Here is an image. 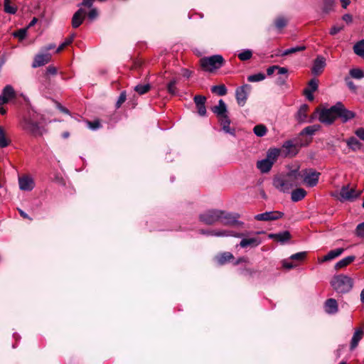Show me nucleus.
Instances as JSON below:
<instances>
[{
  "label": "nucleus",
  "instance_id": "40",
  "mask_svg": "<svg viewBox=\"0 0 364 364\" xmlns=\"http://www.w3.org/2000/svg\"><path fill=\"white\" fill-rule=\"evenodd\" d=\"M151 89L149 84L146 85H137L134 87V90L139 95H144L148 92Z\"/></svg>",
  "mask_w": 364,
  "mask_h": 364
},
{
  "label": "nucleus",
  "instance_id": "47",
  "mask_svg": "<svg viewBox=\"0 0 364 364\" xmlns=\"http://www.w3.org/2000/svg\"><path fill=\"white\" fill-rule=\"evenodd\" d=\"M347 144L348 146L353 149H359L360 148V142L358 141L357 139H355V137H350L348 141H347Z\"/></svg>",
  "mask_w": 364,
  "mask_h": 364
},
{
  "label": "nucleus",
  "instance_id": "44",
  "mask_svg": "<svg viewBox=\"0 0 364 364\" xmlns=\"http://www.w3.org/2000/svg\"><path fill=\"white\" fill-rule=\"evenodd\" d=\"M264 79H265L264 74L261 73L250 75L247 77V80L249 82H252L262 81Z\"/></svg>",
  "mask_w": 364,
  "mask_h": 364
},
{
  "label": "nucleus",
  "instance_id": "53",
  "mask_svg": "<svg viewBox=\"0 0 364 364\" xmlns=\"http://www.w3.org/2000/svg\"><path fill=\"white\" fill-rule=\"evenodd\" d=\"M355 234L360 237H364V223L358 225L355 230Z\"/></svg>",
  "mask_w": 364,
  "mask_h": 364
},
{
  "label": "nucleus",
  "instance_id": "20",
  "mask_svg": "<svg viewBox=\"0 0 364 364\" xmlns=\"http://www.w3.org/2000/svg\"><path fill=\"white\" fill-rule=\"evenodd\" d=\"M262 243V240L259 237H248V238H242V240L240 242L239 245L242 248H247V247H256L259 246Z\"/></svg>",
  "mask_w": 364,
  "mask_h": 364
},
{
  "label": "nucleus",
  "instance_id": "59",
  "mask_svg": "<svg viewBox=\"0 0 364 364\" xmlns=\"http://www.w3.org/2000/svg\"><path fill=\"white\" fill-rule=\"evenodd\" d=\"M313 92L314 91L310 90V89H306V88L304 90V93L305 96L310 101H312L314 100V95L312 94Z\"/></svg>",
  "mask_w": 364,
  "mask_h": 364
},
{
  "label": "nucleus",
  "instance_id": "52",
  "mask_svg": "<svg viewBox=\"0 0 364 364\" xmlns=\"http://www.w3.org/2000/svg\"><path fill=\"white\" fill-rule=\"evenodd\" d=\"M127 99V95L126 92L123 91L120 93V95L117 100V102L116 103V107L117 108L120 107V106L126 101Z\"/></svg>",
  "mask_w": 364,
  "mask_h": 364
},
{
  "label": "nucleus",
  "instance_id": "28",
  "mask_svg": "<svg viewBox=\"0 0 364 364\" xmlns=\"http://www.w3.org/2000/svg\"><path fill=\"white\" fill-rule=\"evenodd\" d=\"M273 164H271V162H269L268 160H266L265 159L258 161L257 163V168L262 172V173H267L269 172Z\"/></svg>",
  "mask_w": 364,
  "mask_h": 364
},
{
  "label": "nucleus",
  "instance_id": "56",
  "mask_svg": "<svg viewBox=\"0 0 364 364\" xmlns=\"http://www.w3.org/2000/svg\"><path fill=\"white\" fill-rule=\"evenodd\" d=\"M282 266L284 268H286V269H291L297 266L296 264H294L293 262H289L288 259H284L282 261Z\"/></svg>",
  "mask_w": 364,
  "mask_h": 364
},
{
  "label": "nucleus",
  "instance_id": "35",
  "mask_svg": "<svg viewBox=\"0 0 364 364\" xmlns=\"http://www.w3.org/2000/svg\"><path fill=\"white\" fill-rule=\"evenodd\" d=\"M211 91L219 96H224L227 94V88L225 85H215L211 87Z\"/></svg>",
  "mask_w": 364,
  "mask_h": 364
},
{
  "label": "nucleus",
  "instance_id": "58",
  "mask_svg": "<svg viewBox=\"0 0 364 364\" xmlns=\"http://www.w3.org/2000/svg\"><path fill=\"white\" fill-rule=\"evenodd\" d=\"M343 26H333L330 30V34L336 35V33H339L341 30H343Z\"/></svg>",
  "mask_w": 364,
  "mask_h": 364
},
{
  "label": "nucleus",
  "instance_id": "1",
  "mask_svg": "<svg viewBox=\"0 0 364 364\" xmlns=\"http://www.w3.org/2000/svg\"><path fill=\"white\" fill-rule=\"evenodd\" d=\"M332 288L338 294H346L353 287V279L343 274L335 275L330 282Z\"/></svg>",
  "mask_w": 364,
  "mask_h": 364
},
{
  "label": "nucleus",
  "instance_id": "21",
  "mask_svg": "<svg viewBox=\"0 0 364 364\" xmlns=\"http://www.w3.org/2000/svg\"><path fill=\"white\" fill-rule=\"evenodd\" d=\"M85 11L80 8L79 9L73 16L72 18V26L74 28L79 27L83 22L85 18Z\"/></svg>",
  "mask_w": 364,
  "mask_h": 364
},
{
  "label": "nucleus",
  "instance_id": "30",
  "mask_svg": "<svg viewBox=\"0 0 364 364\" xmlns=\"http://www.w3.org/2000/svg\"><path fill=\"white\" fill-rule=\"evenodd\" d=\"M280 154V150L278 149H270L268 150L267 153L266 160H268L269 162L274 164L277 161L279 155Z\"/></svg>",
  "mask_w": 364,
  "mask_h": 364
},
{
  "label": "nucleus",
  "instance_id": "24",
  "mask_svg": "<svg viewBox=\"0 0 364 364\" xmlns=\"http://www.w3.org/2000/svg\"><path fill=\"white\" fill-rule=\"evenodd\" d=\"M344 252L343 248H338L329 251L326 255L321 258H318V261L319 263H323L326 262L331 261L338 257H339Z\"/></svg>",
  "mask_w": 364,
  "mask_h": 364
},
{
  "label": "nucleus",
  "instance_id": "45",
  "mask_svg": "<svg viewBox=\"0 0 364 364\" xmlns=\"http://www.w3.org/2000/svg\"><path fill=\"white\" fill-rule=\"evenodd\" d=\"M252 56V53L250 50H245L238 54L239 59L242 61L250 59Z\"/></svg>",
  "mask_w": 364,
  "mask_h": 364
},
{
  "label": "nucleus",
  "instance_id": "61",
  "mask_svg": "<svg viewBox=\"0 0 364 364\" xmlns=\"http://www.w3.org/2000/svg\"><path fill=\"white\" fill-rule=\"evenodd\" d=\"M277 70H278V74L282 76H287L288 70L284 67H279L277 65Z\"/></svg>",
  "mask_w": 364,
  "mask_h": 364
},
{
  "label": "nucleus",
  "instance_id": "4",
  "mask_svg": "<svg viewBox=\"0 0 364 364\" xmlns=\"http://www.w3.org/2000/svg\"><path fill=\"white\" fill-rule=\"evenodd\" d=\"M301 183L309 187H314L317 185L321 173L314 169H304L300 171Z\"/></svg>",
  "mask_w": 364,
  "mask_h": 364
},
{
  "label": "nucleus",
  "instance_id": "26",
  "mask_svg": "<svg viewBox=\"0 0 364 364\" xmlns=\"http://www.w3.org/2000/svg\"><path fill=\"white\" fill-rule=\"evenodd\" d=\"M217 263L223 265L234 259V256L231 252H224L216 257Z\"/></svg>",
  "mask_w": 364,
  "mask_h": 364
},
{
  "label": "nucleus",
  "instance_id": "32",
  "mask_svg": "<svg viewBox=\"0 0 364 364\" xmlns=\"http://www.w3.org/2000/svg\"><path fill=\"white\" fill-rule=\"evenodd\" d=\"M309 107L306 105H303L300 107L297 113V119L299 122H304L307 117V111Z\"/></svg>",
  "mask_w": 364,
  "mask_h": 364
},
{
  "label": "nucleus",
  "instance_id": "13",
  "mask_svg": "<svg viewBox=\"0 0 364 364\" xmlns=\"http://www.w3.org/2000/svg\"><path fill=\"white\" fill-rule=\"evenodd\" d=\"M203 234H207L216 237H242L245 234L235 232L234 231L225 230H213L208 232H202Z\"/></svg>",
  "mask_w": 364,
  "mask_h": 364
},
{
  "label": "nucleus",
  "instance_id": "43",
  "mask_svg": "<svg viewBox=\"0 0 364 364\" xmlns=\"http://www.w3.org/2000/svg\"><path fill=\"white\" fill-rule=\"evenodd\" d=\"M9 145V141L6 139L4 129L0 126V147L4 148Z\"/></svg>",
  "mask_w": 364,
  "mask_h": 364
},
{
  "label": "nucleus",
  "instance_id": "60",
  "mask_svg": "<svg viewBox=\"0 0 364 364\" xmlns=\"http://www.w3.org/2000/svg\"><path fill=\"white\" fill-rule=\"evenodd\" d=\"M57 73V68L53 65H49L46 69L47 75H55Z\"/></svg>",
  "mask_w": 364,
  "mask_h": 364
},
{
  "label": "nucleus",
  "instance_id": "17",
  "mask_svg": "<svg viewBox=\"0 0 364 364\" xmlns=\"http://www.w3.org/2000/svg\"><path fill=\"white\" fill-rule=\"evenodd\" d=\"M340 196L342 200H352L357 198L360 196V193L356 192L355 188H350L349 186H347L341 188Z\"/></svg>",
  "mask_w": 364,
  "mask_h": 364
},
{
  "label": "nucleus",
  "instance_id": "6",
  "mask_svg": "<svg viewBox=\"0 0 364 364\" xmlns=\"http://www.w3.org/2000/svg\"><path fill=\"white\" fill-rule=\"evenodd\" d=\"M22 129L33 135H41L40 126L38 122L31 119L25 118L21 122Z\"/></svg>",
  "mask_w": 364,
  "mask_h": 364
},
{
  "label": "nucleus",
  "instance_id": "7",
  "mask_svg": "<svg viewBox=\"0 0 364 364\" xmlns=\"http://www.w3.org/2000/svg\"><path fill=\"white\" fill-rule=\"evenodd\" d=\"M238 218L239 215L237 214H232L223 211V214L221 218L220 219V222H221L223 225H225L242 226L244 223L241 221H239L237 220Z\"/></svg>",
  "mask_w": 364,
  "mask_h": 364
},
{
  "label": "nucleus",
  "instance_id": "5",
  "mask_svg": "<svg viewBox=\"0 0 364 364\" xmlns=\"http://www.w3.org/2000/svg\"><path fill=\"white\" fill-rule=\"evenodd\" d=\"M223 210H210L200 215V220L206 225H213L220 221Z\"/></svg>",
  "mask_w": 364,
  "mask_h": 364
},
{
  "label": "nucleus",
  "instance_id": "14",
  "mask_svg": "<svg viewBox=\"0 0 364 364\" xmlns=\"http://www.w3.org/2000/svg\"><path fill=\"white\" fill-rule=\"evenodd\" d=\"M211 109L216 114L219 120L228 117L227 106L223 100H220L218 105L213 107Z\"/></svg>",
  "mask_w": 364,
  "mask_h": 364
},
{
  "label": "nucleus",
  "instance_id": "62",
  "mask_svg": "<svg viewBox=\"0 0 364 364\" xmlns=\"http://www.w3.org/2000/svg\"><path fill=\"white\" fill-rule=\"evenodd\" d=\"M355 134L360 139L364 141V128H359L355 131Z\"/></svg>",
  "mask_w": 364,
  "mask_h": 364
},
{
  "label": "nucleus",
  "instance_id": "3",
  "mask_svg": "<svg viewBox=\"0 0 364 364\" xmlns=\"http://www.w3.org/2000/svg\"><path fill=\"white\" fill-rule=\"evenodd\" d=\"M337 108L336 104L329 109H323L317 110L318 118L320 122L325 124H331L337 118Z\"/></svg>",
  "mask_w": 364,
  "mask_h": 364
},
{
  "label": "nucleus",
  "instance_id": "12",
  "mask_svg": "<svg viewBox=\"0 0 364 364\" xmlns=\"http://www.w3.org/2000/svg\"><path fill=\"white\" fill-rule=\"evenodd\" d=\"M273 185L277 190L284 193L289 192L292 188L284 176L275 177L273 181Z\"/></svg>",
  "mask_w": 364,
  "mask_h": 364
},
{
  "label": "nucleus",
  "instance_id": "16",
  "mask_svg": "<svg viewBox=\"0 0 364 364\" xmlns=\"http://www.w3.org/2000/svg\"><path fill=\"white\" fill-rule=\"evenodd\" d=\"M300 175V171L296 169L289 171L284 176L287 181H288V183L291 184V187L293 188L294 186H298L301 185V179Z\"/></svg>",
  "mask_w": 364,
  "mask_h": 364
},
{
  "label": "nucleus",
  "instance_id": "33",
  "mask_svg": "<svg viewBox=\"0 0 364 364\" xmlns=\"http://www.w3.org/2000/svg\"><path fill=\"white\" fill-rule=\"evenodd\" d=\"M221 126L223 127V129L226 133H228L230 134L234 135L235 134V129H231L230 127V120L229 119V117L223 119L219 120Z\"/></svg>",
  "mask_w": 364,
  "mask_h": 364
},
{
  "label": "nucleus",
  "instance_id": "8",
  "mask_svg": "<svg viewBox=\"0 0 364 364\" xmlns=\"http://www.w3.org/2000/svg\"><path fill=\"white\" fill-rule=\"evenodd\" d=\"M250 90V86L249 85H244L236 89L235 97L237 102L240 106L243 107L246 103Z\"/></svg>",
  "mask_w": 364,
  "mask_h": 364
},
{
  "label": "nucleus",
  "instance_id": "50",
  "mask_svg": "<svg viewBox=\"0 0 364 364\" xmlns=\"http://www.w3.org/2000/svg\"><path fill=\"white\" fill-rule=\"evenodd\" d=\"M306 253L305 252H301L292 255L289 259L292 260L301 261L306 257Z\"/></svg>",
  "mask_w": 364,
  "mask_h": 364
},
{
  "label": "nucleus",
  "instance_id": "19",
  "mask_svg": "<svg viewBox=\"0 0 364 364\" xmlns=\"http://www.w3.org/2000/svg\"><path fill=\"white\" fill-rule=\"evenodd\" d=\"M51 55L49 53H41L35 56L32 67L38 68L43 66L50 62Z\"/></svg>",
  "mask_w": 364,
  "mask_h": 364
},
{
  "label": "nucleus",
  "instance_id": "10",
  "mask_svg": "<svg viewBox=\"0 0 364 364\" xmlns=\"http://www.w3.org/2000/svg\"><path fill=\"white\" fill-rule=\"evenodd\" d=\"M284 213L279 211H269L255 215V219L258 221H272L282 218Z\"/></svg>",
  "mask_w": 364,
  "mask_h": 364
},
{
  "label": "nucleus",
  "instance_id": "31",
  "mask_svg": "<svg viewBox=\"0 0 364 364\" xmlns=\"http://www.w3.org/2000/svg\"><path fill=\"white\" fill-rule=\"evenodd\" d=\"M355 256H348V257L341 259L337 263H336L334 267L336 269H339L343 268V267H346L347 265H348L349 264H350L351 262H353L355 260Z\"/></svg>",
  "mask_w": 364,
  "mask_h": 364
},
{
  "label": "nucleus",
  "instance_id": "57",
  "mask_svg": "<svg viewBox=\"0 0 364 364\" xmlns=\"http://www.w3.org/2000/svg\"><path fill=\"white\" fill-rule=\"evenodd\" d=\"M97 16H98V11H97V9H95V8L92 9L88 13V18L90 20H94L95 18H96L97 17Z\"/></svg>",
  "mask_w": 364,
  "mask_h": 364
},
{
  "label": "nucleus",
  "instance_id": "54",
  "mask_svg": "<svg viewBox=\"0 0 364 364\" xmlns=\"http://www.w3.org/2000/svg\"><path fill=\"white\" fill-rule=\"evenodd\" d=\"M256 273V270H255L254 269H251V268H244L241 270V274L245 275V276H253L254 274Z\"/></svg>",
  "mask_w": 364,
  "mask_h": 364
},
{
  "label": "nucleus",
  "instance_id": "55",
  "mask_svg": "<svg viewBox=\"0 0 364 364\" xmlns=\"http://www.w3.org/2000/svg\"><path fill=\"white\" fill-rule=\"evenodd\" d=\"M318 88V80L316 79H311L309 82V87L306 89H310V90L316 91Z\"/></svg>",
  "mask_w": 364,
  "mask_h": 364
},
{
  "label": "nucleus",
  "instance_id": "37",
  "mask_svg": "<svg viewBox=\"0 0 364 364\" xmlns=\"http://www.w3.org/2000/svg\"><path fill=\"white\" fill-rule=\"evenodd\" d=\"M353 50L356 55L360 57L364 55V39L354 45Z\"/></svg>",
  "mask_w": 364,
  "mask_h": 364
},
{
  "label": "nucleus",
  "instance_id": "23",
  "mask_svg": "<svg viewBox=\"0 0 364 364\" xmlns=\"http://www.w3.org/2000/svg\"><path fill=\"white\" fill-rule=\"evenodd\" d=\"M269 237L283 244L288 242L291 239V235L289 231L286 230L278 233H271L269 235Z\"/></svg>",
  "mask_w": 364,
  "mask_h": 364
},
{
  "label": "nucleus",
  "instance_id": "36",
  "mask_svg": "<svg viewBox=\"0 0 364 364\" xmlns=\"http://www.w3.org/2000/svg\"><path fill=\"white\" fill-rule=\"evenodd\" d=\"M306 49V46H298L296 47H293L289 49H287L283 51V53L281 54L282 56L289 55L291 54H293L296 52L303 51Z\"/></svg>",
  "mask_w": 364,
  "mask_h": 364
},
{
  "label": "nucleus",
  "instance_id": "64",
  "mask_svg": "<svg viewBox=\"0 0 364 364\" xmlns=\"http://www.w3.org/2000/svg\"><path fill=\"white\" fill-rule=\"evenodd\" d=\"M288 76H281L277 80V84L279 85H283L286 82Z\"/></svg>",
  "mask_w": 364,
  "mask_h": 364
},
{
  "label": "nucleus",
  "instance_id": "49",
  "mask_svg": "<svg viewBox=\"0 0 364 364\" xmlns=\"http://www.w3.org/2000/svg\"><path fill=\"white\" fill-rule=\"evenodd\" d=\"M87 127L92 130H96L101 127V123L99 119L94 120L92 122L87 121Z\"/></svg>",
  "mask_w": 364,
  "mask_h": 364
},
{
  "label": "nucleus",
  "instance_id": "38",
  "mask_svg": "<svg viewBox=\"0 0 364 364\" xmlns=\"http://www.w3.org/2000/svg\"><path fill=\"white\" fill-rule=\"evenodd\" d=\"M253 132L255 135L261 137V136H264L267 134V129L263 124H258L254 127Z\"/></svg>",
  "mask_w": 364,
  "mask_h": 364
},
{
  "label": "nucleus",
  "instance_id": "39",
  "mask_svg": "<svg viewBox=\"0 0 364 364\" xmlns=\"http://www.w3.org/2000/svg\"><path fill=\"white\" fill-rule=\"evenodd\" d=\"M351 77L357 80L364 77V71L360 68H353L349 72Z\"/></svg>",
  "mask_w": 364,
  "mask_h": 364
},
{
  "label": "nucleus",
  "instance_id": "34",
  "mask_svg": "<svg viewBox=\"0 0 364 364\" xmlns=\"http://www.w3.org/2000/svg\"><path fill=\"white\" fill-rule=\"evenodd\" d=\"M321 129L319 124H314L305 127L301 132V135H314L316 132Z\"/></svg>",
  "mask_w": 364,
  "mask_h": 364
},
{
  "label": "nucleus",
  "instance_id": "22",
  "mask_svg": "<svg viewBox=\"0 0 364 364\" xmlns=\"http://www.w3.org/2000/svg\"><path fill=\"white\" fill-rule=\"evenodd\" d=\"M326 66V59L323 56H318L314 60L311 72L314 75L321 74Z\"/></svg>",
  "mask_w": 364,
  "mask_h": 364
},
{
  "label": "nucleus",
  "instance_id": "46",
  "mask_svg": "<svg viewBox=\"0 0 364 364\" xmlns=\"http://www.w3.org/2000/svg\"><path fill=\"white\" fill-rule=\"evenodd\" d=\"M274 23L278 29H282L287 26V20L284 17L280 16L275 20Z\"/></svg>",
  "mask_w": 364,
  "mask_h": 364
},
{
  "label": "nucleus",
  "instance_id": "27",
  "mask_svg": "<svg viewBox=\"0 0 364 364\" xmlns=\"http://www.w3.org/2000/svg\"><path fill=\"white\" fill-rule=\"evenodd\" d=\"M363 335V331L361 328H357L355 329L353 336L352 337L351 341H350V349L353 350L355 348L359 341L362 339Z\"/></svg>",
  "mask_w": 364,
  "mask_h": 364
},
{
  "label": "nucleus",
  "instance_id": "25",
  "mask_svg": "<svg viewBox=\"0 0 364 364\" xmlns=\"http://www.w3.org/2000/svg\"><path fill=\"white\" fill-rule=\"evenodd\" d=\"M324 309L328 314H335L338 311V305L335 299H328L324 303Z\"/></svg>",
  "mask_w": 364,
  "mask_h": 364
},
{
  "label": "nucleus",
  "instance_id": "18",
  "mask_svg": "<svg viewBox=\"0 0 364 364\" xmlns=\"http://www.w3.org/2000/svg\"><path fill=\"white\" fill-rule=\"evenodd\" d=\"M193 101L198 109V114L202 117L205 116L206 114V97L203 95H196L193 98Z\"/></svg>",
  "mask_w": 364,
  "mask_h": 364
},
{
  "label": "nucleus",
  "instance_id": "11",
  "mask_svg": "<svg viewBox=\"0 0 364 364\" xmlns=\"http://www.w3.org/2000/svg\"><path fill=\"white\" fill-rule=\"evenodd\" d=\"M16 94L13 87L10 85H6L0 95V106L16 98Z\"/></svg>",
  "mask_w": 364,
  "mask_h": 364
},
{
  "label": "nucleus",
  "instance_id": "2",
  "mask_svg": "<svg viewBox=\"0 0 364 364\" xmlns=\"http://www.w3.org/2000/svg\"><path fill=\"white\" fill-rule=\"evenodd\" d=\"M224 63V59L220 55H214L210 57L202 58L200 60L201 68L206 72H213L219 69Z\"/></svg>",
  "mask_w": 364,
  "mask_h": 364
},
{
  "label": "nucleus",
  "instance_id": "29",
  "mask_svg": "<svg viewBox=\"0 0 364 364\" xmlns=\"http://www.w3.org/2000/svg\"><path fill=\"white\" fill-rule=\"evenodd\" d=\"M306 195V191L303 188H296L291 192V200L297 202L302 200Z\"/></svg>",
  "mask_w": 364,
  "mask_h": 364
},
{
  "label": "nucleus",
  "instance_id": "63",
  "mask_svg": "<svg viewBox=\"0 0 364 364\" xmlns=\"http://www.w3.org/2000/svg\"><path fill=\"white\" fill-rule=\"evenodd\" d=\"M346 84L348 85V87L353 91H355L356 90V86L355 85V84L349 80V78H346Z\"/></svg>",
  "mask_w": 364,
  "mask_h": 364
},
{
  "label": "nucleus",
  "instance_id": "15",
  "mask_svg": "<svg viewBox=\"0 0 364 364\" xmlns=\"http://www.w3.org/2000/svg\"><path fill=\"white\" fill-rule=\"evenodd\" d=\"M18 185L21 190L31 191L35 187V182L31 176H23L18 178Z\"/></svg>",
  "mask_w": 364,
  "mask_h": 364
},
{
  "label": "nucleus",
  "instance_id": "42",
  "mask_svg": "<svg viewBox=\"0 0 364 364\" xmlns=\"http://www.w3.org/2000/svg\"><path fill=\"white\" fill-rule=\"evenodd\" d=\"M335 5V0H323V10L325 13H328L333 10Z\"/></svg>",
  "mask_w": 364,
  "mask_h": 364
},
{
  "label": "nucleus",
  "instance_id": "51",
  "mask_svg": "<svg viewBox=\"0 0 364 364\" xmlns=\"http://www.w3.org/2000/svg\"><path fill=\"white\" fill-rule=\"evenodd\" d=\"M26 28H21L14 33V36L18 38L20 40H23L26 36Z\"/></svg>",
  "mask_w": 364,
  "mask_h": 364
},
{
  "label": "nucleus",
  "instance_id": "41",
  "mask_svg": "<svg viewBox=\"0 0 364 364\" xmlns=\"http://www.w3.org/2000/svg\"><path fill=\"white\" fill-rule=\"evenodd\" d=\"M176 80L173 79L171 80L167 85V90L168 93L172 95H176L177 94V88H176Z\"/></svg>",
  "mask_w": 364,
  "mask_h": 364
},
{
  "label": "nucleus",
  "instance_id": "48",
  "mask_svg": "<svg viewBox=\"0 0 364 364\" xmlns=\"http://www.w3.org/2000/svg\"><path fill=\"white\" fill-rule=\"evenodd\" d=\"M17 11L16 6L10 5V1H4V11L7 14H14Z\"/></svg>",
  "mask_w": 364,
  "mask_h": 364
},
{
  "label": "nucleus",
  "instance_id": "9",
  "mask_svg": "<svg viewBox=\"0 0 364 364\" xmlns=\"http://www.w3.org/2000/svg\"><path fill=\"white\" fill-rule=\"evenodd\" d=\"M337 108V117L341 118L343 122L353 119L355 117V113L353 111L348 110L345 108L341 102L336 103Z\"/></svg>",
  "mask_w": 364,
  "mask_h": 364
}]
</instances>
